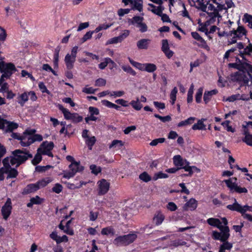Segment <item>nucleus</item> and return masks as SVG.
<instances>
[{
    "label": "nucleus",
    "mask_w": 252,
    "mask_h": 252,
    "mask_svg": "<svg viewBox=\"0 0 252 252\" xmlns=\"http://www.w3.org/2000/svg\"><path fill=\"white\" fill-rule=\"evenodd\" d=\"M197 41L198 42L196 44L199 47L204 48L207 51L210 50L209 46L207 45L206 41L202 37L200 38V39H198Z\"/></svg>",
    "instance_id": "obj_41"
},
{
    "label": "nucleus",
    "mask_w": 252,
    "mask_h": 252,
    "mask_svg": "<svg viewBox=\"0 0 252 252\" xmlns=\"http://www.w3.org/2000/svg\"><path fill=\"white\" fill-rule=\"evenodd\" d=\"M121 39L119 37V36H116L113 38L109 39L106 43V45L112 44H116L119 42H121Z\"/></svg>",
    "instance_id": "obj_55"
},
{
    "label": "nucleus",
    "mask_w": 252,
    "mask_h": 252,
    "mask_svg": "<svg viewBox=\"0 0 252 252\" xmlns=\"http://www.w3.org/2000/svg\"><path fill=\"white\" fill-rule=\"evenodd\" d=\"M124 146V143L121 140H113L111 144L109 145V148H120Z\"/></svg>",
    "instance_id": "obj_45"
},
{
    "label": "nucleus",
    "mask_w": 252,
    "mask_h": 252,
    "mask_svg": "<svg viewBox=\"0 0 252 252\" xmlns=\"http://www.w3.org/2000/svg\"><path fill=\"white\" fill-rule=\"evenodd\" d=\"M89 112L90 115H98L99 114V110L96 107L90 106L89 107Z\"/></svg>",
    "instance_id": "obj_62"
},
{
    "label": "nucleus",
    "mask_w": 252,
    "mask_h": 252,
    "mask_svg": "<svg viewBox=\"0 0 252 252\" xmlns=\"http://www.w3.org/2000/svg\"><path fill=\"white\" fill-rule=\"evenodd\" d=\"M4 129L6 132H11L13 130L16 129L18 127V124L13 123L9 122L6 120L4 121L3 124Z\"/></svg>",
    "instance_id": "obj_19"
},
{
    "label": "nucleus",
    "mask_w": 252,
    "mask_h": 252,
    "mask_svg": "<svg viewBox=\"0 0 252 252\" xmlns=\"http://www.w3.org/2000/svg\"><path fill=\"white\" fill-rule=\"evenodd\" d=\"M197 207V201L194 198H190L187 202L183 207V209L185 211L188 210L194 211Z\"/></svg>",
    "instance_id": "obj_15"
},
{
    "label": "nucleus",
    "mask_w": 252,
    "mask_h": 252,
    "mask_svg": "<svg viewBox=\"0 0 252 252\" xmlns=\"http://www.w3.org/2000/svg\"><path fill=\"white\" fill-rule=\"evenodd\" d=\"M90 169L93 173L97 175L101 171V168L99 166H96L95 165L92 164L90 165Z\"/></svg>",
    "instance_id": "obj_61"
},
{
    "label": "nucleus",
    "mask_w": 252,
    "mask_h": 252,
    "mask_svg": "<svg viewBox=\"0 0 252 252\" xmlns=\"http://www.w3.org/2000/svg\"><path fill=\"white\" fill-rule=\"evenodd\" d=\"M237 178L235 177L230 178L228 180H225L224 182L231 192H237L238 193H247L248 190L246 188H242L238 186L237 182Z\"/></svg>",
    "instance_id": "obj_4"
},
{
    "label": "nucleus",
    "mask_w": 252,
    "mask_h": 252,
    "mask_svg": "<svg viewBox=\"0 0 252 252\" xmlns=\"http://www.w3.org/2000/svg\"><path fill=\"white\" fill-rule=\"evenodd\" d=\"M173 162L175 165L179 168L184 165L187 160H184L180 155H176L173 158Z\"/></svg>",
    "instance_id": "obj_26"
},
{
    "label": "nucleus",
    "mask_w": 252,
    "mask_h": 252,
    "mask_svg": "<svg viewBox=\"0 0 252 252\" xmlns=\"http://www.w3.org/2000/svg\"><path fill=\"white\" fill-rule=\"evenodd\" d=\"M41 155L42 153H40V151H37V153L35 155L33 159L32 160V163L33 165H36L40 162L42 159Z\"/></svg>",
    "instance_id": "obj_49"
},
{
    "label": "nucleus",
    "mask_w": 252,
    "mask_h": 252,
    "mask_svg": "<svg viewBox=\"0 0 252 252\" xmlns=\"http://www.w3.org/2000/svg\"><path fill=\"white\" fill-rule=\"evenodd\" d=\"M247 31L242 26H238L236 30H233L229 32V35H234L238 39H240L243 36L246 35Z\"/></svg>",
    "instance_id": "obj_12"
},
{
    "label": "nucleus",
    "mask_w": 252,
    "mask_h": 252,
    "mask_svg": "<svg viewBox=\"0 0 252 252\" xmlns=\"http://www.w3.org/2000/svg\"><path fill=\"white\" fill-rule=\"evenodd\" d=\"M194 117H189L185 121H182L178 124V127H181L190 125L193 123L195 120Z\"/></svg>",
    "instance_id": "obj_40"
},
{
    "label": "nucleus",
    "mask_w": 252,
    "mask_h": 252,
    "mask_svg": "<svg viewBox=\"0 0 252 252\" xmlns=\"http://www.w3.org/2000/svg\"><path fill=\"white\" fill-rule=\"evenodd\" d=\"M190 6H194L196 8L205 11L207 6L203 3L202 0H188Z\"/></svg>",
    "instance_id": "obj_18"
},
{
    "label": "nucleus",
    "mask_w": 252,
    "mask_h": 252,
    "mask_svg": "<svg viewBox=\"0 0 252 252\" xmlns=\"http://www.w3.org/2000/svg\"><path fill=\"white\" fill-rule=\"evenodd\" d=\"M70 171L64 173L63 177L67 179H69L74 176V175L78 172H80L83 170L84 167L80 165V162H73L69 166Z\"/></svg>",
    "instance_id": "obj_7"
},
{
    "label": "nucleus",
    "mask_w": 252,
    "mask_h": 252,
    "mask_svg": "<svg viewBox=\"0 0 252 252\" xmlns=\"http://www.w3.org/2000/svg\"><path fill=\"white\" fill-rule=\"evenodd\" d=\"M243 21H244L246 23H248L249 26L252 28V16L249 15L247 13L245 14L244 15V18L243 19Z\"/></svg>",
    "instance_id": "obj_50"
},
{
    "label": "nucleus",
    "mask_w": 252,
    "mask_h": 252,
    "mask_svg": "<svg viewBox=\"0 0 252 252\" xmlns=\"http://www.w3.org/2000/svg\"><path fill=\"white\" fill-rule=\"evenodd\" d=\"M63 187L62 185L57 183L52 188V191L56 193H60L63 191Z\"/></svg>",
    "instance_id": "obj_56"
},
{
    "label": "nucleus",
    "mask_w": 252,
    "mask_h": 252,
    "mask_svg": "<svg viewBox=\"0 0 252 252\" xmlns=\"http://www.w3.org/2000/svg\"><path fill=\"white\" fill-rule=\"evenodd\" d=\"M178 93V89L176 87H174L171 91L170 94V103L172 105L174 104L176 99V94Z\"/></svg>",
    "instance_id": "obj_42"
},
{
    "label": "nucleus",
    "mask_w": 252,
    "mask_h": 252,
    "mask_svg": "<svg viewBox=\"0 0 252 252\" xmlns=\"http://www.w3.org/2000/svg\"><path fill=\"white\" fill-rule=\"evenodd\" d=\"M122 2L125 5H127L129 4L131 5V9L137 10L139 12L143 10V1L142 0H122Z\"/></svg>",
    "instance_id": "obj_9"
},
{
    "label": "nucleus",
    "mask_w": 252,
    "mask_h": 252,
    "mask_svg": "<svg viewBox=\"0 0 252 252\" xmlns=\"http://www.w3.org/2000/svg\"><path fill=\"white\" fill-rule=\"evenodd\" d=\"M29 97H30V99L32 101H34L37 99L35 93L33 91H30L19 94L17 97V102L20 106H24L26 102L28 101Z\"/></svg>",
    "instance_id": "obj_6"
},
{
    "label": "nucleus",
    "mask_w": 252,
    "mask_h": 252,
    "mask_svg": "<svg viewBox=\"0 0 252 252\" xmlns=\"http://www.w3.org/2000/svg\"><path fill=\"white\" fill-rule=\"evenodd\" d=\"M53 181V179L51 177H46L39 180L36 183L39 188L41 189L46 186L48 184L51 183Z\"/></svg>",
    "instance_id": "obj_29"
},
{
    "label": "nucleus",
    "mask_w": 252,
    "mask_h": 252,
    "mask_svg": "<svg viewBox=\"0 0 252 252\" xmlns=\"http://www.w3.org/2000/svg\"><path fill=\"white\" fill-rule=\"evenodd\" d=\"M240 99H245L243 98L242 96L240 95L239 94H236L232 95L231 96L227 97L226 99V101H229V102H233L236 100H240Z\"/></svg>",
    "instance_id": "obj_51"
},
{
    "label": "nucleus",
    "mask_w": 252,
    "mask_h": 252,
    "mask_svg": "<svg viewBox=\"0 0 252 252\" xmlns=\"http://www.w3.org/2000/svg\"><path fill=\"white\" fill-rule=\"evenodd\" d=\"M42 69L47 72H51L54 75L57 76L58 74L48 64H43L42 65Z\"/></svg>",
    "instance_id": "obj_58"
},
{
    "label": "nucleus",
    "mask_w": 252,
    "mask_h": 252,
    "mask_svg": "<svg viewBox=\"0 0 252 252\" xmlns=\"http://www.w3.org/2000/svg\"><path fill=\"white\" fill-rule=\"evenodd\" d=\"M124 235L116 238L113 241V244L117 246H126Z\"/></svg>",
    "instance_id": "obj_31"
},
{
    "label": "nucleus",
    "mask_w": 252,
    "mask_h": 252,
    "mask_svg": "<svg viewBox=\"0 0 252 252\" xmlns=\"http://www.w3.org/2000/svg\"><path fill=\"white\" fill-rule=\"evenodd\" d=\"M6 159H4L2 160L3 167L0 168V181H3L4 179V174L6 173V172L7 171L5 170V168L8 167L7 163L6 162Z\"/></svg>",
    "instance_id": "obj_37"
},
{
    "label": "nucleus",
    "mask_w": 252,
    "mask_h": 252,
    "mask_svg": "<svg viewBox=\"0 0 252 252\" xmlns=\"http://www.w3.org/2000/svg\"><path fill=\"white\" fill-rule=\"evenodd\" d=\"M193 90L194 86L193 84H191L188 92L187 101L188 103H190L192 101Z\"/></svg>",
    "instance_id": "obj_46"
},
{
    "label": "nucleus",
    "mask_w": 252,
    "mask_h": 252,
    "mask_svg": "<svg viewBox=\"0 0 252 252\" xmlns=\"http://www.w3.org/2000/svg\"><path fill=\"white\" fill-rule=\"evenodd\" d=\"M12 156L6 157L9 159L11 165H16V167L25 162L28 158H32V156L27 151L16 150L12 152Z\"/></svg>",
    "instance_id": "obj_2"
},
{
    "label": "nucleus",
    "mask_w": 252,
    "mask_h": 252,
    "mask_svg": "<svg viewBox=\"0 0 252 252\" xmlns=\"http://www.w3.org/2000/svg\"><path fill=\"white\" fill-rule=\"evenodd\" d=\"M149 7H148V10L151 11L154 14L159 16L161 14L164 9V6L162 4L158 5L157 6L152 3L148 4Z\"/></svg>",
    "instance_id": "obj_16"
},
{
    "label": "nucleus",
    "mask_w": 252,
    "mask_h": 252,
    "mask_svg": "<svg viewBox=\"0 0 252 252\" xmlns=\"http://www.w3.org/2000/svg\"><path fill=\"white\" fill-rule=\"evenodd\" d=\"M139 178L144 182H148L152 180L151 177L146 172L141 173L139 175Z\"/></svg>",
    "instance_id": "obj_47"
},
{
    "label": "nucleus",
    "mask_w": 252,
    "mask_h": 252,
    "mask_svg": "<svg viewBox=\"0 0 252 252\" xmlns=\"http://www.w3.org/2000/svg\"><path fill=\"white\" fill-rule=\"evenodd\" d=\"M226 208L231 210V211H235L238 212L241 214H244L246 212L248 211H251V207L245 205L244 206H242L240 204H239L236 199L235 198L234 199V203L231 205H228L226 206Z\"/></svg>",
    "instance_id": "obj_8"
},
{
    "label": "nucleus",
    "mask_w": 252,
    "mask_h": 252,
    "mask_svg": "<svg viewBox=\"0 0 252 252\" xmlns=\"http://www.w3.org/2000/svg\"><path fill=\"white\" fill-rule=\"evenodd\" d=\"M184 169L186 171L189 172V175L191 176L193 173L192 169H194L197 171H199V170L195 166H190L189 165V162L187 161V162H185L184 164V165H182L181 167H179V169Z\"/></svg>",
    "instance_id": "obj_24"
},
{
    "label": "nucleus",
    "mask_w": 252,
    "mask_h": 252,
    "mask_svg": "<svg viewBox=\"0 0 252 252\" xmlns=\"http://www.w3.org/2000/svg\"><path fill=\"white\" fill-rule=\"evenodd\" d=\"M234 6V3L232 0H226L225 4H220L219 6V11L222 10H227Z\"/></svg>",
    "instance_id": "obj_32"
},
{
    "label": "nucleus",
    "mask_w": 252,
    "mask_h": 252,
    "mask_svg": "<svg viewBox=\"0 0 252 252\" xmlns=\"http://www.w3.org/2000/svg\"><path fill=\"white\" fill-rule=\"evenodd\" d=\"M39 189V188L36 183L35 184H31L28 185L26 187V188L24 189V192L26 193H29L31 192H33Z\"/></svg>",
    "instance_id": "obj_27"
},
{
    "label": "nucleus",
    "mask_w": 252,
    "mask_h": 252,
    "mask_svg": "<svg viewBox=\"0 0 252 252\" xmlns=\"http://www.w3.org/2000/svg\"><path fill=\"white\" fill-rule=\"evenodd\" d=\"M4 159H6V162L7 163L8 167L5 168V170H7L6 174H7V178H14L17 177L18 174V171L14 168H11L9 159L8 158H4Z\"/></svg>",
    "instance_id": "obj_14"
},
{
    "label": "nucleus",
    "mask_w": 252,
    "mask_h": 252,
    "mask_svg": "<svg viewBox=\"0 0 252 252\" xmlns=\"http://www.w3.org/2000/svg\"><path fill=\"white\" fill-rule=\"evenodd\" d=\"M71 222V220H68L65 226V230H64V232L66 233L67 234L70 235H73L74 234L73 230L70 228V224Z\"/></svg>",
    "instance_id": "obj_53"
},
{
    "label": "nucleus",
    "mask_w": 252,
    "mask_h": 252,
    "mask_svg": "<svg viewBox=\"0 0 252 252\" xmlns=\"http://www.w3.org/2000/svg\"><path fill=\"white\" fill-rule=\"evenodd\" d=\"M143 66L142 71H146L148 72H153L157 69V66L154 63H143Z\"/></svg>",
    "instance_id": "obj_28"
},
{
    "label": "nucleus",
    "mask_w": 252,
    "mask_h": 252,
    "mask_svg": "<svg viewBox=\"0 0 252 252\" xmlns=\"http://www.w3.org/2000/svg\"><path fill=\"white\" fill-rule=\"evenodd\" d=\"M42 200L38 196H36L35 197L31 198L30 202L27 205L28 207H32L33 204H39L42 202Z\"/></svg>",
    "instance_id": "obj_36"
},
{
    "label": "nucleus",
    "mask_w": 252,
    "mask_h": 252,
    "mask_svg": "<svg viewBox=\"0 0 252 252\" xmlns=\"http://www.w3.org/2000/svg\"><path fill=\"white\" fill-rule=\"evenodd\" d=\"M242 78V74L239 71H237L231 75V79L234 81H241Z\"/></svg>",
    "instance_id": "obj_52"
},
{
    "label": "nucleus",
    "mask_w": 252,
    "mask_h": 252,
    "mask_svg": "<svg viewBox=\"0 0 252 252\" xmlns=\"http://www.w3.org/2000/svg\"><path fill=\"white\" fill-rule=\"evenodd\" d=\"M168 177V176L167 174L162 173L161 172H159L157 173H156L154 175L153 179L154 180H157L158 179L167 178Z\"/></svg>",
    "instance_id": "obj_59"
},
{
    "label": "nucleus",
    "mask_w": 252,
    "mask_h": 252,
    "mask_svg": "<svg viewBox=\"0 0 252 252\" xmlns=\"http://www.w3.org/2000/svg\"><path fill=\"white\" fill-rule=\"evenodd\" d=\"M203 88H200L198 89L195 94V100L197 103H200L201 100L202 95L203 94Z\"/></svg>",
    "instance_id": "obj_54"
},
{
    "label": "nucleus",
    "mask_w": 252,
    "mask_h": 252,
    "mask_svg": "<svg viewBox=\"0 0 252 252\" xmlns=\"http://www.w3.org/2000/svg\"><path fill=\"white\" fill-rule=\"evenodd\" d=\"M124 236L126 245L132 243L137 237L136 233H129L124 235Z\"/></svg>",
    "instance_id": "obj_33"
},
{
    "label": "nucleus",
    "mask_w": 252,
    "mask_h": 252,
    "mask_svg": "<svg viewBox=\"0 0 252 252\" xmlns=\"http://www.w3.org/2000/svg\"><path fill=\"white\" fill-rule=\"evenodd\" d=\"M83 120V117L80 116L78 113H72V116L69 120L73 123H78L81 122Z\"/></svg>",
    "instance_id": "obj_39"
},
{
    "label": "nucleus",
    "mask_w": 252,
    "mask_h": 252,
    "mask_svg": "<svg viewBox=\"0 0 252 252\" xmlns=\"http://www.w3.org/2000/svg\"><path fill=\"white\" fill-rule=\"evenodd\" d=\"M54 147V143L52 142H48L47 141L44 142L41 145V147L38 149L41 150H49L51 151Z\"/></svg>",
    "instance_id": "obj_34"
},
{
    "label": "nucleus",
    "mask_w": 252,
    "mask_h": 252,
    "mask_svg": "<svg viewBox=\"0 0 252 252\" xmlns=\"http://www.w3.org/2000/svg\"><path fill=\"white\" fill-rule=\"evenodd\" d=\"M78 47L77 46L73 47L71 49V54H67L64 58V62L66 67L71 69L73 67L74 63L76 61V55Z\"/></svg>",
    "instance_id": "obj_5"
},
{
    "label": "nucleus",
    "mask_w": 252,
    "mask_h": 252,
    "mask_svg": "<svg viewBox=\"0 0 252 252\" xmlns=\"http://www.w3.org/2000/svg\"><path fill=\"white\" fill-rule=\"evenodd\" d=\"M98 194L99 195H103L106 194L109 189L110 183L105 179H102L98 181Z\"/></svg>",
    "instance_id": "obj_11"
},
{
    "label": "nucleus",
    "mask_w": 252,
    "mask_h": 252,
    "mask_svg": "<svg viewBox=\"0 0 252 252\" xmlns=\"http://www.w3.org/2000/svg\"><path fill=\"white\" fill-rule=\"evenodd\" d=\"M186 244V242L185 241L178 239L172 241L170 245L171 246L177 247L179 246H184Z\"/></svg>",
    "instance_id": "obj_57"
},
{
    "label": "nucleus",
    "mask_w": 252,
    "mask_h": 252,
    "mask_svg": "<svg viewBox=\"0 0 252 252\" xmlns=\"http://www.w3.org/2000/svg\"><path fill=\"white\" fill-rule=\"evenodd\" d=\"M243 141L248 145L252 146V135H248L243 139Z\"/></svg>",
    "instance_id": "obj_64"
},
{
    "label": "nucleus",
    "mask_w": 252,
    "mask_h": 252,
    "mask_svg": "<svg viewBox=\"0 0 252 252\" xmlns=\"http://www.w3.org/2000/svg\"><path fill=\"white\" fill-rule=\"evenodd\" d=\"M34 129H27L22 134L18 133H12L11 136L14 139L20 141V144L23 147H28L33 143L32 140V134H35Z\"/></svg>",
    "instance_id": "obj_3"
},
{
    "label": "nucleus",
    "mask_w": 252,
    "mask_h": 252,
    "mask_svg": "<svg viewBox=\"0 0 252 252\" xmlns=\"http://www.w3.org/2000/svg\"><path fill=\"white\" fill-rule=\"evenodd\" d=\"M57 107L63 113L65 119L66 120H69L70 119L72 113L67 109L64 108L63 106L60 104H58Z\"/></svg>",
    "instance_id": "obj_21"
},
{
    "label": "nucleus",
    "mask_w": 252,
    "mask_h": 252,
    "mask_svg": "<svg viewBox=\"0 0 252 252\" xmlns=\"http://www.w3.org/2000/svg\"><path fill=\"white\" fill-rule=\"evenodd\" d=\"M112 25H113L112 24H100L95 29V30L94 31V32H95V33H97L99 32H100V31L107 30V29H108L110 27H111Z\"/></svg>",
    "instance_id": "obj_43"
},
{
    "label": "nucleus",
    "mask_w": 252,
    "mask_h": 252,
    "mask_svg": "<svg viewBox=\"0 0 252 252\" xmlns=\"http://www.w3.org/2000/svg\"><path fill=\"white\" fill-rule=\"evenodd\" d=\"M220 220L216 218H211L207 220V223L219 229L220 232L213 231L212 236L215 240H220L222 242L219 248V252H225V250L230 251L232 248L233 244L227 240L230 237V230L227 226L228 221L225 218Z\"/></svg>",
    "instance_id": "obj_1"
},
{
    "label": "nucleus",
    "mask_w": 252,
    "mask_h": 252,
    "mask_svg": "<svg viewBox=\"0 0 252 252\" xmlns=\"http://www.w3.org/2000/svg\"><path fill=\"white\" fill-rule=\"evenodd\" d=\"M101 233L103 235H112L115 234V230L114 228L111 226L106 227L102 229Z\"/></svg>",
    "instance_id": "obj_35"
},
{
    "label": "nucleus",
    "mask_w": 252,
    "mask_h": 252,
    "mask_svg": "<svg viewBox=\"0 0 252 252\" xmlns=\"http://www.w3.org/2000/svg\"><path fill=\"white\" fill-rule=\"evenodd\" d=\"M218 93L217 90H213L211 91L205 92L204 94L203 99L205 103H207L211 99L213 95Z\"/></svg>",
    "instance_id": "obj_30"
},
{
    "label": "nucleus",
    "mask_w": 252,
    "mask_h": 252,
    "mask_svg": "<svg viewBox=\"0 0 252 252\" xmlns=\"http://www.w3.org/2000/svg\"><path fill=\"white\" fill-rule=\"evenodd\" d=\"M96 139L94 136L88 137L86 140V143L88 145L90 150H92L93 146L95 144Z\"/></svg>",
    "instance_id": "obj_44"
},
{
    "label": "nucleus",
    "mask_w": 252,
    "mask_h": 252,
    "mask_svg": "<svg viewBox=\"0 0 252 252\" xmlns=\"http://www.w3.org/2000/svg\"><path fill=\"white\" fill-rule=\"evenodd\" d=\"M144 20L143 17L140 16H134L131 19L128 20L129 25H136L137 27L141 23L143 22Z\"/></svg>",
    "instance_id": "obj_25"
},
{
    "label": "nucleus",
    "mask_w": 252,
    "mask_h": 252,
    "mask_svg": "<svg viewBox=\"0 0 252 252\" xmlns=\"http://www.w3.org/2000/svg\"><path fill=\"white\" fill-rule=\"evenodd\" d=\"M249 42H250L249 41ZM239 55L242 58V63H246L247 60L246 59V56H250L252 53V44L249 42L248 45L244 47L243 51H239Z\"/></svg>",
    "instance_id": "obj_13"
},
{
    "label": "nucleus",
    "mask_w": 252,
    "mask_h": 252,
    "mask_svg": "<svg viewBox=\"0 0 252 252\" xmlns=\"http://www.w3.org/2000/svg\"><path fill=\"white\" fill-rule=\"evenodd\" d=\"M230 121H225L221 123V125L226 129L228 131H231L232 132H234L235 131L234 129H233L231 126L229 125Z\"/></svg>",
    "instance_id": "obj_60"
},
{
    "label": "nucleus",
    "mask_w": 252,
    "mask_h": 252,
    "mask_svg": "<svg viewBox=\"0 0 252 252\" xmlns=\"http://www.w3.org/2000/svg\"><path fill=\"white\" fill-rule=\"evenodd\" d=\"M122 68L125 72L128 73L133 76H135L136 74V72L129 65H123L122 66Z\"/></svg>",
    "instance_id": "obj_48"
},
{
    "label": "nucleus",
    "mask_w": 252,
    "mask_h": 252,
    "mask_svg": "<svg viewBox=\"0 0 252 252\" xmlns=\"http://www.w3.org/2000/svg\"><path fill=\"white\" fill-rule=\"evenodd\" d=\"M130 104L136 110H140L143 107V105L141 104L138 98H137L136 100H132L130 102Z\"/></svg>",
    "instance_id": "obj_38"
},
{
    "label": "nucleus",
    "mask_w": 252,
    "mask_h": 252,
    "mask_svg": "<svg viewBox=\"0 0 252 252\" xmlns=\"http://www.w3.org/2000/svg\"><path fill=\"white\" fill-rule=\"evenodd\" d=\"M130 11V9L128 8H120L118 10L117 13L120 17H123L125 15L128 14Z\"/></svg>",
    "instance_id": "obj_63"
},
{
    "label": "nucleus",
    "mask_w": 252,
    "mask_h": 252,
    "mask_svg": "<svg viewBox=\"0 0 252 252\" xmlns=\"http://www.w3.org/2000/svg\"><path fill=\"white\" fill-rule=\"evenodd\" d=\"M206 119L202 118L199 120L197 122L194 124L192 126L193 130H205L206 125L204 124V122Z\"/></svg>",
    "instance_id": "obj_22"
},
{
    "label": "nucleus",
    "mask_w": 252,
    "mask_h": 252,
    "mask_svg": "<svg viewBox=\"0 0 252 252\" xmlns=\"http://www.w3.org/2000/svg\"><path fill=\"white\" fill-rule=\"evenodd\" d=\"M12 209L11 201L10 198H8L1 208V213L4 220H7L11 214Z\"/></svg>",
    "instance_id": "obj_10"
},
{
    "label": "nucleus",
    "mask_w": 252,
    "mask_h": 252,
    "mask_svg": "<svg viewBox=\"0 0 252 252\" xmlns=\"http://www.w3.org/2000/svg\"><path fill=\"white\" fill-rule=\"evenodd\" d=\"M208 19L205 22L206 26H209L212 24H214L217 20L219 19L220 16L218 12L214 11V12L208 13Z\"/></svg>",
    "instance_id": "obj_17"
},
{
    "label": "nucleus",
    "mask_w": 252,
    "mask_h": 252,
    "mask_svg": "<svg viewBox=\"0 0 252 252\" xmlns=\"http://www.w3.org/2000/svg\"><path fill=\"white\" fill-rule=\"evenodd\" d=\"M164 218L163 214L160 212H158L155 214L153 218V221L157 225H158L162 223Z\"/></svg>",
    "instance_id": "obj_23"
},
{
    "label": "nucleus",
    "mask_w": 252,
    "mask_h": 252,
    "mask_svg": "<svg viewBox=\"0 0 252 252\" xmlns=\"http://www.w3.org/2000/svg\"><path fill=\"white\" fill-rule=\"evenodd\" d=\"M151 42L149 39H142L137 42V47L139 49H147Z\"/></svg>",
    "instance_id": "obj_20"
}]
</instances>
